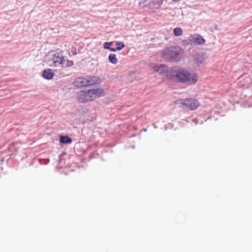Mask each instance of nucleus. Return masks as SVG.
Here are the masks:
<instances>
[{"label":"nucleus","instance_id":"f257e3e1","mask_svg":"<svg viewBox=\"0 0 252 252\" xmlns=\"http://www.w3.org/2000/svg\"><path fill=\"white\" fill-rule=\"evenodd\" d=\"M166 77L170 80L189 85L195 84L198 80V76L196 73H190L185 68L176 66L169 69L167 72Z\"/></svg>","mask_w":252,"mask_h":252},{"label":"nucleus","instance_id":"f03ea898","mask_svg":"<svg viewBox=\"0 0 252 252\" xmlns=\"http://www.w3.org/2000/svg\"><path fill=\"white\" fill-rule=\"evenodd\" d=\"M104 89L102 88L98 87L79 91L76 94V98L78 102L85 103L94 101L104 96Z\"/></svg>","mask_w":252,"mask_h":252},{"label":"nucleus","instance_id":"7ed1b4c3","mask_svg":"<svg viewBox=\"0 0 252 252\" xmlns=\"http://www.w3.org/2000/svg\"><path fill=\"white\" fill-rule=\"evenodd\" d=\"M175 104L180 108L190 110H196L200 105L198 100L192 97L178 99L175 101Z\"/></svg>","mask_w":252,"mask_h":252},{"label":"nucleus","instance_id":"20e7f679","mask_svg":"<svg viewBox=\"0 0 252 252\" xmlns=\"http://www.w3.org/2000/svg\"><path fill=\"white\" fill-rule=\"evenodd\" d=\"M52 61L53 66L55 67L61 65L63 67H69L72 66L74 64L73 61L65 60L64 57L59 53H57L53 55Z\"/></svg>","mask_w":252,"mask_h":252},{"label":"nucleus","instance_id":"39448f33","mask_svg":"<svg viewBox=\"0 0 252 252\" xmlns=\"http://www.w3.org/2000/svg\"><path fill=\"white\" fill-rule=\"evenodd\" d=\"M162 57L166 60L178 61L181 56L180 52L175 47H168L162 52Z\"/></svg>","mask_w":252,"mask_h":252},{"label":"nucleus","instance_id":"423d86ee","mask_svg":"<svg viewBox=\"0 0 252 252\" xmlns=\"http://www.w3.org/2000/svg\"><path fill=\"white\" fill-rule=\"evenodd\" d=\"M189 41L195 45H203L205 43V40L198 34H191L188 38Z\"/></svg>","mask_w":252,"mask_h":252},{"label":"nucleus","instance_id":"0eeeda50","mask_svg":"<svg viewBox=\"0 0 252 252\" xmlns=\"http://www.w3.org/2000/svg\"><path fill=\"white\" fill-rule=\"evenodd\" d=\"M150 66L154 72H158L160 74H165L166 76L167 72L169 71L165 65L161 64L152 63Z\"/></svg>","mask_w":252,"mask_h":252},{"label":"nucleus","instance_id":"6e6552de","mask_svg":"<svg viewBox=\"0 0 252 252\" xmlns=\"http://www.w3.org/2000/svg\"><path fill=\"white\" fill-rule=\"evenodd\" d=\"M163 2V0H153L149 8L150 12L151 13L156 12L160 9Z\"/></svg>","mask_w":252,"mask_h":252},{"label":"nucleus","instance_id":"1a4fd4ad","mask_svg":"<svg viewBox=\"0 0 252 252\" xmlns=\"http://www.w3.org/2000/svg\"><path fill=\"white\" fill-rule=\"evenodd\" d=\"M73 84L77 88L87 87V76L77 78L74 81Z\"/></svg>","mask_w":252,"mask_h":252},{"label":"nucleus","instance_id":"9d476101","mask_svg":"<svg viewBox=\"0 0 252 252\" xmlns=\"http://www.w3.org/2000/svg\"><path fill=\"white\" fill-rule=\"evenodd\" d=\"M87 87L99 84L101 80L99 77L96 76L87 75Z\"/></svg>","mask_w":252,"mask_h":252},{"label":"nucleus","instance_id":"9b49d317","mask_svg":"<svg viewBox=\"0 0 252 252\" xmlns=\"http://www.w3.org/2000/svg\"><path fill=\"white\" fill-rule=\"evenodd\" d=\"M112 42H105L103 45V48L106 49H108L110 51L115 52L116 51H119L122 50L124 47L125 45L124 43L121 42H118L116 43V45H121V47H117L116 48H112L110 46L112 45Z\"/></svg>","mask_w":252,"mask_h":252},{"label":"nucleus","instance_id":"f8f14e48","mask_svg":"<svg viewBox=\"0 0 252 252\" xmlns=\"http://www.w3.org/2000/svg\"><path fill=\"white\" fill-rule=\"evenodd\" d=\"M54 74L52 72L51 69H48L47 70H44L43 71L42 76L43 77L48 80H50L53 78Z\"/></svg>","mask_w":252,"mask_h":252},{"label":"nucleus","instance_id":"ddd939ff","mask_svg":"<svg viewBox=\"0 0 252 252\" xmlns=\"http://www.w3.org/2000/svg\"><path fill=\"white\" fill-rule=\"evenodd\" d=\"M60 142L61 144H68L72 142V139L67 135H61L60 136Z\"/></svg>","mask_w":252,"mask_h":252},{"label":"nucleus","instance_id":"4468645a","mask_svg":"<svg viewBox=\"0 0 252 252\" xmlns=\"http://www.w3.org/2000/svg\"><path fill=\"white\" fill-rule=\"evenodd\" d=\"M204 59L203 54H197L195 58V63L197 65H199L204 62Z\"/></svg>","mask_w":252,"mask_h":252},{"label":"nucleus","instance_id":"2eb2a0df","mask_svg":"<svg viewBox=\"0 0 252 252\" xmlns=\"http://www.w3.org/2000/svg\"><path fill=\"white\" fill-rule=\"evenodd\" d=\"M108 60L111 63L114 64H116L118 62L116 55L115 54H110L108 56Z\"/></svg>","mask_w":252,"mask_h":252},{"label":"nucleus","instance_id":"dca6fc26","mask_svg":"<svg viewBox=\"0 0 252 252\" xmlns=\"http://www.w3.org/2000/svg\"><path fill=\"white\" fill-rule=\"evenodd\" d=\"M173 33L175 36H179L183 34V31L181 28H176L173 30Z\"/></svg>","mask_w":252,"mask_h":252},{"label":"nucleus","instance_id":"f3484780","mask_svg":"<svg viewBox=\"0 0 252 252\" xmlns=\"http://www.w3.org/2000/svg\"><path fill=\"white\" fill-rule=\"evenodd\" d=\"M117 47H121V45H117Z\"/></svg>","mask_w":252,"mask_h":252}]
</instances>
